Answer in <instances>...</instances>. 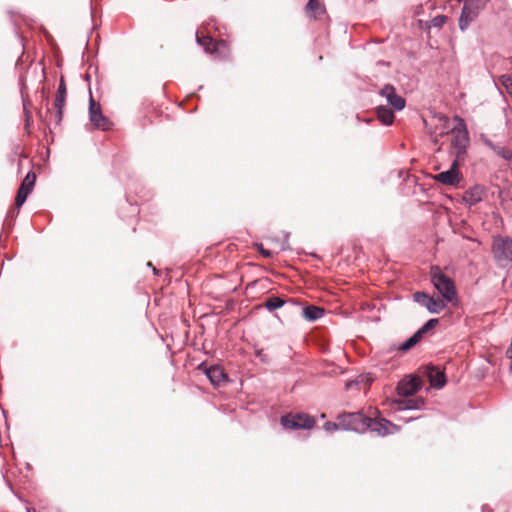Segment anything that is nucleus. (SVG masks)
<instances>
[{"mask_svg": "<svg viewBox=\"0 0 512 512\" xmlns=\"http://www.w3.org/2000/svg\"><path fill=\"white\" fill-rule=\"evenodd\" d=\"M481 140L485 146L491 149L497 156L501 157L506 161L512 160V150L509 148L494 144L487 136L481 135Z\"/></svg>", "mask_w": 512, "mask_h": 512, "instance_id": "17", "label": "nucleus"}, {"mask_svg": "<svg viewBox=\"0 0 512 512\" xmlns=\"http://www.w3.org/2000/svg\"><path fill=\"white\" fill-rule=\"evenodd\" d=\"M421 388V380L414 376L408 380L401 381L397 386V393L404 399L395 402L396 409L399 411L419 410L424 406V400L420 397L409 398Z\"/></svg>", "mask_w": 512, "mask_h": 512, "instance_id": "1", "label": "nucleus"}, {"mask_svg": "<svg viewBox=\"0 0 512 512\" xmlns=\"http://www.w3.org/2000/svg\"><path fill=\"white\" fill-rule=\"evenodd\" d=\"M481 9L464 1L462 12L459 18V28L465 31L470 24L478 17Z\"/></svg>", "mask_w": 512, "mask_h": 512, "instance_id": "11", "label": "nucleus"}, {"mask_svg": "<svg viewBox=\"0 0 512 512\" xmlns=\"http://www.w3.org/2000/svg\"><path fill=\"white\" fill-rule=\"evenodd\" d=\"M499 80L501 84L506 88L508 94L512 97V77L509 75H501Z\"/></svg>", "mask_w": 512, "mask_h": 512, "instance_id": "26", "label": "nucleus"}, {"mask_svg": "<svg viewBox=\"0 0 512 512\" xmlns=\"http://www.w3.org/2000/svg\"><path fill=\"white\" fill-rule=\"evenodd\" d=\"M284 303V300H282L279 297H270L265 301L264 307L269 311H274L278 308H281L284 305Z\"/></svg>", "mask_w": 512, "mask_h": 512, "instance_id": "22", "label": "nucleus"}, {"mask_svg": "<svg viewBox=\"0 0 512 512\" xmlns=\"http://www.w3.org/2000/svg\"><path fill=\"white\" fill-rule=\"evenodd\" d=\"M153 272H154L155 274H157V273H158V270H157L155 267H153Z\"/></svg>", "mask_w": 512, "mask_h": 512, "instance_id": "31", "label": "nucleus"}, {"mask_svg": "<svg viewBox=\"0 0 512 512\" xmlns=\"http://www.w3.org/2000/svg\"><path fill=\"white\" fill-rule=\"evenodd\" d=\"M281 424L287 429H310L315 421L307 414H289L281 418Z\"/></svg>", "mask_w": 512, "mask_h": 512, "instance_id": "7", "label": "nucleus"}, {"mask_svg": "<svg viewBox=\"0 0 512 512\" xmlns=\"http://www.w3.org/2000/svg\"><path fill=\"white\" fill-rule=\"evenodd\" d=\"M430 278L434 288L445 302L456 305L458 303L457 290L454 281L442 272L438 266H432Z\"/></svg>", "mask_w": 512, "mask_h": 512, "instance_id": "2", "label": "nucleus"}, {"mask_svg": "<svg viewBox=\"0 0 512 512\" xmlns=\"http://www.w3.org/2000/svg\"><path fill=\"white\" fill-rule=\"evenodd\" d=\"M446 20H447V16L438 15L430 21V26L435 27V28H441L443 26V24L446 22Z\"/></svg>", "mask_w": 512, "mask_h": 512, "instance_id": "27", "label": "nucleus"}, {"mask_svg": "<svg viewBox=\"0 0 512 512\" xmlns=\"http://www.w3.org/2000/svg\"><path fill=\"white\" fill-rule=\"evenodd\" d=\"M366 424H368V430L376 433L379 436H386L389 434H394L399 430V428L384 418H372L368 417V421H366Z\"/></svg>", "mask_w": 512, "mask_h": 512, "instance_id": "8", "label": "nucleus"}, {"mask_svg": "<svg viewBox=\"0 0 512 512\" xmlns=\"http://www.w3.org/2000/svg\"><path fill=\"white\" fill-rule=\"evenodd\" d=\"M421 339L422 336L420 335V333H417L416 331L410 338H408L404 343L401 344L399 349L401 351H408L413 346H415Z\"/></svg>", "mask_w": 512, "mask_h": 512, "instance_id": "21", "label": "nucleus"}, {"mask_svg": "<svg viewBox=\"0 0 512 512\" xmlns=\"http://www.w3.org/2000/svg\"><path fill=\"white\" fill-rule=\"evenodd\" d=\"M197 43L204 47L205 52L214 53L217 52L221 46H225L223 40L216 42L210 36H200L199 32L196 33Z\"/></svg>", "mask_w": 512, "mask_h": 512, "instance_id": "18", "label": "nucleus"}, {"mask_svg": "<svg viewBox=\"0 0 512 512\" xmlns=\"http://www.w3.org/2000/svg\"><path fill=\"white\" fill-rule=\"evenodd\" d=\"M257 248L263 257L270 258L272 256V252L270 250L265 249L262 244H258Z\"/></svg>", "mask_w": 512, "mask_h": 512, "instance_id": "30", "label": "nucleus"}, {"mask_svg": "<svg viewBox=\"0 0 512 512\" xmlns=\"http://www.w3.org/2000/svg\"><path fill=\"white\" fill-rule=\"evenodd\" d=\"M427 377L430 382V385L433 388L441 389L446 384L445 373L442 370H440L438 367L428 366L427 367Z\"/></svg>", "mask_w": 512, "mask_h": 512, "instance_id": "15", "label": "nucleus"}, {"mask_svg": "<svg viewBox=\"0 0 512 512\" xmlns=\"http://www.w3.org/2000/svg\"><path fill=\"white\" fill-rule=\"evenodd\" d=\"M29 193H30V191H28V190H26L24 188H19L18 189V192H17V195H16V199H15V205H16L17 209H19L24 204V202L26 201Z\"/></svg>", "mask_w": 512, "mask_h": 512, "instance_id": "24", "label": "nucleus"}, {"mask_svg": "<svg viewBox=\"0 0 512 512\" xmlns=\"http://www.w3.org/2000/svg\"><path fill=\"white\" fill-rule=\"evenodd\" d=\"M320 9L321 7L318 0H308V3L306 5V10L308 12L318 13Z\"/></svg>", "mask_w": 512, "mask_h": 512, "instance_id": "28", "label": "nucleus"}, {"mask_svg": "<svg viewBox=\"0 0 512 512\" xmlns=\"http://www.w3.org/2000/svg\"><path fill=\"white\" fill-rule=\"evenodd\" d=\"M303 317L308 321H316L324 315V309L318 306H306L302 310Z\"/></svg>", "mask_w": 512, "mask_h": 512, "instance_id": "19", "label": "nucleus"}, {"mask_svg": "<svg viewBox=\"0 0 512 512\" xmlns=\"http://www.w3.org/2000/svg\"><path fill=\"white\" fill-rule=\"evenodd\" d=\"M324 429L329 433H333L341 429L340 421H338L337 423L328 421L324 424Z\"/></svg>", "mask_w": 512, "mask_h": 512, "instance_id": "29", "label": "nucleus"}, {"mask_svg": "<svg viewBox=\"0 0 512 512\" xmlns=\"http://www.w3.org/2000/svg\"><path fill=\"white\" fill-rule=\"evenodd\" d=\"M491 251L498 267L507 268L512 265V238L502 235L494 236Z\"/></svg>", "mask_w": 512, "mask_h": 512, "instance_id": "4", "label": "nucleus"}, {"mask_svg": "<svg viewBox=\"0 0 512 512\" xmlns=\"http://www.w3.org/2000/svg\"><path fill=\"white\" fill-rule=\"evenodd\" d=\"M377 116L381 123L384 125H391L394 121L393 112L384 106H380L377 108Z\"/></svg>", "mask_w": 512, "mask_h": 512, "instance_id": "20", "label": "nucleus"}, {"mask_svg": "<svg viewBox=\"0 0 512 512\" xmlns=\"http://www.w3.org/2000/svg\"><path fill=\"white\" fill-rule=\"evenodd\" d=\"M204 373L214 386H220L228 380L227 374L220 366H210L204 369Z\"/></svg>", "mask_w": 512, "mask_h": 512, "instance_id": "16", "label": "nucleus"}, {"mask_svg": "<svg viewBox=\"0 0 512 512\" xmlns=\"http://www.w3.org/2000/svg\"><path fill=\"white\" fill-rule=\"evenodd\" d=\"M459 162L460 161L458 159H454L450 168L446 171L436 174L434 179L441 184L457 186L462 179V176L458 170Z\"/></svg>", "mask_w": 512, "mask_h": 512, "instance_id": "9", "label": "nucleus"}, {"mask_svg": "<svg viewBox=\"0 0 512 512\" xmlns=\"http://www.w3.org/2000/svg\"><path fill=\"white\" fill-rule=\"evenodd\" d=\"M67 89L64 78L61 77L57 89L54 106L56 108V123H60L63 117V108L66 102Z\"/></svg>", "mask_w": 512, "mask_h": 512, "instance_id": "13", "label": "nucleus"}, {"mask_svg": "<svg viewBox=\"0 0 512 512\" xmlns=\"http://www.w3.org/2000/svg\"><path fill=\"white\" fill-rule=\"evenodd\" d=\"M438 323L439 320L437 318L429 319L419 330H417V333H420V335L423 337L425 333L434 329Z\"/></svg>", "mask_w": 512, "mask_h": 512, "instance_id": "25", "label": "nucleus"}, {"mask_svg": "<svg viewBox=\"0 0 512 512\" xmlns=\"http://www.w3.org/2000/svg\"><path fill=\"white\" fill-rule=\"evenodd\" d=\"M485 194V188L482 185H474L470 187L467 191H465L463 195V201L469 205L473 206L483 200Z\"/></svg>", "mask_w": 512, "mask_h": 512, "instance_id": "14", "label": "nucleus"}, {"mask_svg": "<svg viewBox=\"0 0 512 512\" xmlns=\"http://www.w3.org/2000/svg\"><path fill=\"white\" fill-rule=\"evenodd\" d=\"M337 421H340L341 429L354 431L356 433H364L368 431V416L361 412L342 413L338 415Z\"/></svg>", "mask_w": 512, "mask_h": 512, "instance_id": "5", "label": "nucleus"}, {"mask_svg": "<svg viewBox=\"0 0 512 512\" xmlns=\"http://www.w3.org/2000/svg\"><path fill=\"white\" fill-rule=\"evenodd\" d=\"M35 181H36V175L35 173L33 172H29L27 173V175L25 176L24 180L22 181L21 185L19 188H24L28 191L31 192L34 184H35Z\"/></svg>", "mask_w": 512, "mask_h": 512, "instance_id": "23", "label": "nucleus"}, {"mask_svg": "<svg viewBox=\"0 0 512 512\" xmlns=\"http://www.w3.org/2000/svg\"><path fill=\"white\" fill-rule=\"evenodd\" d=\"M414 301L425 307L432 314H439L446 307L443 299L434 298L425 292H416L413 294Z\"/></svg>", "mask_w": 512, "mask_h": 512, "instance_id": "6", "label": "nucleus"}, {"mask_svg": "<svg viewBox=\"0 0 512 512\" xmlns=\"http://www.w3.org/2000/svg\"><path fill=\"white\" fill-rule=\"evenodd\" d=\"M89 118L97 129L107 130L110 127V121L102 114L100 105L92 97L89 102Z\"/></svg>", "mask_w": 512, "mask_h": 512, "instance_id": "10", "label": "nucleus"}, {"mask_svg": "<svg viewBox=\"0 0 512 512\" xmlns=\"http://www.w3.org/2000/svg\"><path fill=\"white\" fill-rule=\"evenodd\" d=\"M380 95L384 97L387 103L397 111L402 110L405 107V99L398 95L395 88L391 85H386L380 91Z\"/></svg>", "mask_w": 512, "mask_h": 512, "instance_id": "12", "label": "nucleus"}, {"mask_svg": "<svg viewBox=\"0 0 512 512\" xmlns=\"http://www.w3.org/2000/svg\"><path fill=\"white\" fill-rule=\"evenodd\" d=\"M454 119L458 124L450 130L452 154L455 159L463 161L469 144L468 131L462 118L456 116Z\"/></svg>", "mask_w": 512, "mask_h": 512, "instance_id": "3", "label": "nucleus"}]
</instances>
